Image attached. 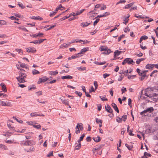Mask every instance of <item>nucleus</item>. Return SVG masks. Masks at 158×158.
<instances>
[{
  "mask_svg": "<svg viewBox=\"0 0 158 158\" xmlns=\"http://www.w3.org/2000/svg\"><path fill=\"white\" fill-rule=\"evenodd\" d=\"M35 141L33 140H27L26 141L24 144L26 145L31 146L35 145Z\"/></svg>",
  "mask_w": 158,
  "mask_h": 158,
  "instance_id": "423d86ee",
  "label": "nucleus"
},
{
  "mask_svg": "<svg viewBox=\"0 0 158 158\" xmlns=\"http://www.w3.org/2000/svg\"><path fill=\"white\" fill-rule=\"evenodd\" d=\"M151 98L154 101L156 102L158 100V94L156 93L153 94Z\"/></svg>",
  "mask_w": 158,
  "mask_h": 158,
  "instance_id": "1a4fd4ad",
  "label": "nucleus"
},
{
  "mask_svg": "<svg viewBox=\"0 0 158 158\" xmlns=\"http://www.w3.org/2000/svg\"><path fill=\"white\" fill-rule=\"evenodd\" d=\"M25 150L27 152H34L35 151V148L34 147H30L29 148H25Z\"/></svg>",
  "mask_w": 158,
  "mask_h": 158,
  "instance_id": "f8f14e48",
  "label": "nucleus"
},
{
  "mask_svg": "<svg viewBox=\"0 0 158 158\" xmlns=\"http://www.w3.org/2000/svg\"><path fill=\"white\" fill-rule=\"evenodd\" d=\"M15 50L17 52H18L19 53H21L22 54H23V50L17 48L15 49Z\"/></svg>",
  "mask_w": 158,
  "mask_h": 158,
  "instance_id": "79ce46f5",
  "label": "nucleus"
},
{
  "mask_svg": "<svg viewBox=\"0 0 158 158\" xmlns=\"http://www.w3.org/2000/svg\"><path fill=\"white\" fill-rule=\"evenodd\" d=\"M48 73L51 75H55L58 73V72L57 70L55 71H49Z\"/></svg>",
  "mask_w": 158,
  "mask_h": 158,
  "instance_id": "dca6fc26",
  "label": "nucleus"
},
{
  "mask_svg": "<svg viewBox=\"0 0 158 158\" xmlns=\"http://www.w3.org/2000/svg\"><path fill=\"white\" fill-rule=\"evenodd\" d=\"M133 5V3H131L128 4L127 5L125 6V8H129L131 7Z\"/></svg>",
  "mask_w": 158,
  "mask_h": 158,
  "instance_id": "e433bc0d",
  "label": "nucleus"
},
{
  "mask_svg": "<svg viewBox=\"0 0 158 158\" xmlns=\"http://www.w3.org/2000/svg\"><path fill=\"white\" fill-rule=\"evenodd\" d=\"M77 69L79 71H84L85 70L86 68L85 67H80L77 68Z\"/></svg>",
  "mask_w": 158,
  "mask_h": 158,
  "instance_id": "72a5a7b5",
  "label": "nucleus"
},
{
  "mask_svg": "<svg viewBox=\"0 0 158 158\" xmlns=\"http://www.w3.org/2000/svg\"><path fill=\"white\" fill-rule=\"evenodd\" d=\"M148 71H141V73L139 74V75L140 76L139 77V79L141 81H142L143 79H144L146 77V72H147Z\"/></svg>",
  "mask_w": 158,
  "mask_h": 158,
  "instance_id": "39448f33",
  "label": "nucleus"
},
{
  "mask_svg": "<svg viewBox=\"0 0 158 158\" xmlns=\"http://www.w3.org/2000/svg\"><path fill=\"white\" fill-rule=\"evenodd\" d=\"M96 122L97 123H100L102 124V121L101 120H100L98 118H96Z\"/></svg>",
  "mask_w": 158,
  "mask_h": 158,
  "instance_id": "ea45409f",
  "label": "nucleus"
},
{
  "mask_svg": "<svg viewBox=\"0 0 158 158\" xmlns=\"http://www.w3.org/2000/svg\"><path fill=\"white\" fill-rule=\"evenodd\" d=\"M92 92H95V90L94 89V88L93 86H91L90 89L89 90V92L91 93Z\"/></svg>",
  "mask_w": 158,
  "mask_h": 158,
  "instance_id": "052dcab7",
  "label": "nucleus"
},
{
  "mask_svg": "<svg viewBox=\"0 0 158 158\" xmlns=\"http://www.w3.org/2000/svg\"><path fill=\"white\" fill-rule=\"evenodd\" d=\"M96 19L94 23V25L95 26L97 24V23L100 20V19L98 18H96Z\"/></svg>",
  "mask_w": 158,
  "mask_h": 158,
  "instance_id": "09e8293b",
  "label": "nucleus"
},
{
  "mask_svg": "<svg viewBox=\"0 0 158 158\" xmlns=\"http://www.w3.org/2000/svg\"><path fill=\"white\" fill-rule=\"evenodd\" d=\"M78 125L80 130L83 131L84 129L83 124L82 123H79V125Z\"/></svg>",
  "mask_w": 158,
  "mask_h": 158,
  "instance_id": "58836bf2",
  "label": "nucleus"
},
{
  "mask_svg": "<svg viewBox=\"0 0 158 158\" xmlns=\"http://www.w3.org/2000/svg\"><path fill=\"white\" fill-rule=\"evenodd\" d=\"M13 142V141L12 140H9L6 141V142L8 143H12Z\"/></svg>",
  "mask_w": 158,
  "mask_h": 158,
  "instance_id": "774afa93",
  "label": "nucleus"
},
{
  "mask_svg": "<svg viewBox=\"0 0 158 158\" xmlns=\"http://www.w3.org/2000/svg\"><path fill=\"white\" fill-rule=\"evenodd\" d=\"M18 73L19 75V76L17 77L16 78L18 81L20 83L25 82V81L24 78L26 77V74L21 71L19 72Z\"/></svg>",
  "mask_w": 158,
  "mask_h": 158,
  "instance_id": "f257e3e1",
  "label": "nucleus"
},
{
  "mask_svg": "<svg viewBox=\"0 0 158 158\" xmlns=\"http://www.w3.org/2000/svg\"><path fill=\"white\" fill-rule=\"evenodd\" d=\"M7 126L10 129L12 130L13 131H14L15 130L14 127L11 126L10 124H9L8 123Z\"/></svg>",
  "mask_w": 158,
  "mask_h": 158,
  "instance_id": "de8ad7c7",
  "label": "nucleus"
},
{
  "mask_svg": "<svg viewBox=\"0 0 158 158\" xmlns=\"http://www.w3.org/2000/svg\"><path fill=\"white\" fill-rule=\"evenodd\" d=\"M93 139L95 142H99L101 140V138L99 136H97L96 137H94Z\"/></svg>",
  "mask_w": 158,
  "mask_h": 158,
  "instance_id": "4468645a",
  "label": "nucleus"
},
{
  "mask_svg": "<svg viewBox=\"0 0 158 158\" xmlns=\"http://www.w3.org/2000/svg\"><path fill=\"white\" fill-rule=\"evenodd\" d=\"M0 148L4 149L5 150L8 149L6 146L2 144H0Z\"/></svg>",
  "mask_w": 158,
  "mask_h": 158,
  "instance_id": "473e14b6",
  "label": "nucleus"
},
{
  "mask_svg": "<svg viewBox=\"0 0 158 158\" xmlns=\"http://www.w3.org/2000/svg\"><path fill=\"white\" fill-rule=\"evenodd\" d=\"M105 109L106 111L108 113H112L113 112V110L111 109L110 106L108 105L105 106Z\"/></svg>",
  "mask_w": 158,
  "mask_h": 158,
  "instance_id": "0eeeda50",
  "label": "nucleus"
},
{
  "mask_svg": "<svg viewBox=\"0 0 158 158\" xmlns=\"http://www.w3.org/2000/svg\"><path fill=\"white\" fill-rule=\"evenodd\" d=\"M18 63L19 64L20 66L21 67L23 68L27 69V67L26 66V65L25 64L22 63L20 62H19Z\"/></svg>",
  "mask_w": 158,
  "mask_h": 158,
  "instance_id": "393cba45",
  "label": "nucleus"
},
{
  "mask_svg": "<svg viewBox=\"0 0 158 158\" xmlns=\"http://www.w3.org/2000/svg\"><path fill=\"white\" fill-rule=\"evenodd\" d=\"M154 89L152 87L148 88L145 90L146 92L144 95L149 97V98H152V95L150 94V93L153 91Z\"/></svg>",
  "mask_w": 158,
  "mask_h": 158,
  "instance_id": "7ed1b4c3",
  "label": "nucleus"
},
{
  "mask_svg": "<svg viewBox=\"0 0 158 158\" xmlns=\"http://www.w3.org/2000/svg\"><path fill=\"white\" fill-rule=\"evenodd\" d=\"M81 56V55H77V54H76L75 56H71V58L72 59H74L77 57H78Z\"/></svg>",
  "mask_w": 158,
  "mask_h": 158,
  "instance_id": "a18cd8bd",
  "label": "nucleus"
},
{
  "mask_svg": "<svg viewBox=\"0 0 158 158\" xmlns=\"http://www.w3.org/2000/svg\"><path fill=\"white\" fill-rule=\"evenodd\" d=\"M41 78L42 80V81L43 82H45V81H47L48 79V78H47L45 76Z\"/></svg>",
  "mask_w": 158,
  "mask_h": 158,
  "instance_id": "c03bdc74",
  "label": "nucleus"
},
{
  "mask_svg": "<svg viewBox=\"0 0 158 158\" xmlns=\"http://www.w3.org/2000/svg\"><path fill=\"white\" fill-rule=\"evenodd\" d=\"M121 52V51L116 50L114 52V57H115L116 56H119Z\"/></svg>",
  "mask_w": 158,
  "mask_h": 158,
  "instance_id": "ddd939ff",
  "label": "nucleus"
},
{
  "mask_svg": "<svg viewBox=\"0 0 158 158\" xmlns=\"http://www.w3.org/2000/svg\"><path fill=\"white\" fill-rule=\"evenodd\" d=\"M75 93L76 94H77L80 97H81L82 95V94L81 92H78L77 91H76Z\"/></svg>",
  "mask_w": 158,
  "mask_h": 158,
  "instance_id": "864d4df0",
  "label": "nucleus"
},
{
  "mask_svg": "<svg viewBox=\"0 0 158 158\" xmlns=\"http://www.w3.org/2000/svg\"><path fill=\"white\" fill-rule=\"evenodd\" d=\"M144 156H151V155L150 154H149L146 152H144Z\"/></svg>",
  "mask_w": 158,
  "mask_h": 158,
  "instance_id": "338daca9",
  "label": "nucleus"
},
{
  "mask_svg": "<svg viewBox=\"0 0 158 158\" xmlns=\"http://www.w3.org/2000/svg\"><path fill=\"white\" fill-rule=\"evenodd\" d=\"M154 110V109L152 107H150L141 112L140 114L141 115H143L145 116H148V114L151 113Z\"/></svg>",
  "mask_w": 158,
  "mask_h": 158,
  "instance_id": "f03ea898",
  "label": "nucleus"
},
{
  "mask_svg": "<svg viewBox=\"0 0 158 158\" xmlns=\"http://www.w3.org/2000/svg\"><path fill=\"white\" fill-rule=\"evenodd\" d=\"M0 24L1 25H6L7 23L6 22L3 20H0Z\"/></svg>",
  "mask_w": 158,
  "mask_h": 158,
  "instance_id": "4c0bfd02",
  "label": "nucleus"
},
{
  "mask_svg": "<svg viewBox=\"0 0 158 158\" xmlns=\"http://www.w3.org/2000/svg\"><path fill=\"white\" fill-rule=\"evenodd\" d=\"M94 63L95 64H96L98 65H103L105 64L106 62L104 61L103 62H99L98 61H95Z\"/></svg>",
  "mask_w": 158,
  "mask_h": 158,
  "instance_id": "2f4dec72",
  "label": "nucleus"
},
{
  "mask_svg": "<svg viewBox=\"0 0 158 158\" xmlns=\"http://www.w3.org/2000/svg\"><path fill=\"white\" fill-rule=\"evenodd\" d=\"M99 97L102 101H107L108 100V99L104 97H102L100 96Z\"/></svg>",
  "mask_w": 158,
  "mask_h": 158,
  "instance_id": "8fccbe9b",
  "label": "nucleus"
},
{
  "mask_svg": "<svg viewBox=\"0 0 158 158\" xmlns=\"http://www.w3.org/2000/svg\"><path fill=\"white\" fill-rule=\"evenodd\" d=\"M158 71L157 70H154L153 71L151 74H150V76L152 77L153 76V75L155 74V75H156V73Z\"/></svg>",
  "mask_w": 158,
  "mask_h": 158,
  "instance_id": "a19ab883",
  "label": "nucleus"
},
{
  "mask_svg": "<svg viewBox=\"0 0 158 158\" xmlns=\"http://www.w3.org/2000/svg\"><path fill=\"white\" fill-rule=\"evenodd\" d=\"M107 47L102 46L100 48V50L101 51H106L107 49Z\"/></svg>",
  "mask_w": 158,
  "mask_h": 158,
  "instance_id": "cd10ccee",
  "label": "nucleus"
},
{
  "mask_svg": "<svg viewBox=\"0 0 158 158\" xmlns=\"http://www.w3.org/2000/svg\"><path fill=\"white\" fill-rule=\"evenodd\" d=\"M81 147V143H78L77 145H76L75 148V150H78Z\"/></svg>",
  "mask_w": 158,
  "mask_h": 158,
  "instance_id": "b1692460",
  "label": "nucleus"
},
{
  "mask_svg": "<svg viewBox=\"0 0 158 158\" xmlns=\"http://www.w3.org/2000/svg\"><path fill=\"white\" fill-rule=\"evenodd\" d=\"M56 13L54 11H52V12H50V15H49V16L50 17H52L53 16H54V15H55L56 14Z\"/></svg>",
  "mask_w": 158,
  "mask_h": 158,
  "instance_id": "603ef678",
  "label": "nucleus"
},
{
  "mask_svg": "<svg viewBox=\"0 0 158 158\" xmlns=\"http://www.w3.org/2000/svg\"><path fill=\"white\" fill-rule=\"evenodd\" d=\"M38 116H40V114H37L36 112H33L30 114L31 117H36Z\"/></svg>",
  "mask_w": 158,
  "mask_h": 158,
  "instance_id": "bb28decb",
  "label": "nucleus"
},
{
  "mask_svg": "<svg viewBox=\"0 0 158 158\" xmlns=\"http://www.w3.org/2000/svg\"><path fill=\"white\" fill-rule=\"evenodd\" d=\"M18 28L19 29H21L25 31L28 32V30L26 28L24 27L23 26L19 27H18Z\"/></svg>",
  "mask_w": 158,
  "mask_h": 158,
  "instance_id": "c756f323",
  "label": "nucleus"
},
{
  "mask_svg": "<svg viewBox=\"0 0 158 158\" xmlns=\"http://www.w3.org/2000/svg\"><path fill=\"white\" fill-rule=\"evenodd\" d=\"M116 121L118 123H121L122 121V118L118 117V118L116 119Z\"/></svg>",
  "mask_w": 158,
  "mask_h": 158,
  "instance_id": "5fc2aeb1",
  "label": "nucleus"
},
{
  "mask_svg": "<svg viewBox=\"0 0 158 158\" xmlns=\"http://www.w3.org/2000/svg\"><path fill=\"white\" fill-rule=\"evenodd\" d=\"M141 38L143 39V40H146L148 38V37L146 35H143L141 37Z\"/></svg>",
  "mask_w": 158,
  "mask_h": 158,
  "instance_id": "bf43d9fd",
  "label": "nucleus"
},
{
  "mask_svg": "<svg viewBox=\"0 0 158 158\" xmlns=\"http://www.w3.org/2000/svg\"><path fill=\"white\" fill-rule=\"evenodd\" d=\"M144 60V58H141L139 59H138L137 60L136 62V64H139L141 61L143 60Z\"/></svg>",
  "mask_w": 158,
  "mask_h": 158,
  "instance_id": "7c9ffc66",
  "label": "nucleus"
},
{
  "mask_svg": "<svg viewBox=\"0 0 158 158\" xmlns=\"http://www.w3.org/2000/svg\"><path fill=\"white\" fill-rule=\"evenodd\" d=\"M60 99L63 103L65 105H69V102L68 100L66 99L63 100L62 99Z\"/></svg>",
  "mask_w": 158,
  "mask_h": 158,
  "instance_id": "aec40b11",
  "label": "nucleus"
},
{
  "mask_svg": "<svg viewBox=\"0 0 158 158\" xmlns=\"http://www.w3.org/2000/svg\"><path fill=\"white\" fill-rule=\"evenodd\" d=\"M90 24V23H88L87 22L82 23L81 24V26L83 27H85L87 26H88Z\"/></svg>",
  "mask_w": 158,
  "mask_h": 158,
  "instance_id": "4be33fe9",
  "label": "nucleus"
},
{
  "mask_svg": "<svg viewBox=\"0 0 158 158\" xmlns=\"http://www.w3.org/2000/svg\"><path fill=\"white\" fill-rule=\"evenodd\" d=\"M131 98H129L128 99V104L131 107Z\"/></svg>",
  "mask_w": 158,
  "mask_h": 158,
  "instance_id": "680f3d73",
  "label": "nucleus"
},
{
  "mask_svg": "<svg viewBox=\"0 0 158 158\" xmlns=\"http://www.w3.org/2000/svg\"><path fill=\"white\" fill-rule=\"evenodd\" d=\"M70 44V43L69 42L67 44L64 43L63 44L61 45L60 46V48H62L63 47H64V48H66L69 46Z\"/></svg>",
  "mask_w": 158,
  "mask_h": 158,
  "instance_id": "5701e85b",
  "label": "nucleus"
},
{
  "mask_svg": "<svg viewBox=\"0 0 158 158\" xmlns=\"http://www.w3.org/2000/svg\"><path fill=\"white\" fill-rule=\"evenodd\" d=\"M125 146L128 148V149L130 150H131L133 148V145H132L129 146L127 144H125Z\"/></svg>",
  "mask_w": 158,
  "mask_h": 158,
  "instance_id": "c85d7f7f",
  "label": "nucleus"
},
{
  "mask_svg": "<svg viewBox=\"0 0 158 158\" xmlns=\"http://www.w3.org/2000/svg\"><path fill=\"white\" fill-rule=\"evenodd\" d=\"M126 63L128 64H135V62L131 58H127L124 60L122 63V64L123 65H124Z\"/></svg>",
  "mask_w": 158,
  "mask_h": 158,
  "instance_id": "20e7f679",
  "label": "nucleus"
},
{
  "mask_svg": "<svg viewBox=\"0 0 158 158\" xmlns=\"http://www.w3.org/2000/svg\"><path fill=\"white\" fill-rule=\"evenodd\" d=\"M99 150V148H93L92 149V151L93 152V153L95 155H96L97 154H98V151Z\"/></svg>",
  "mask_w": 158,
  "mask_h": 158,
  "instance_id": "f3484780",
  "label": "nucleus"
},
{
  "mask_svg": "<svg viewBox=\"0 0 158 158\" xmlns=\"http://www.w3.org/2000/svg\"><path fill=\"white\" fill-rule=\"evenodd\" d=\"M111 105H112V106L114 108V110L115 109L118 108L117 105L115 103H112Z\"/></svg>",
  "mask_w": 158,
  "mask_h": 158,
  "instance_id": "49530a36",
  "label": "nucleus"
},
{
  "mask_svg": "<svg viewBox=\"0 0 158 158\" xmlns=\"http://www.w3.org/2000/svg\"><path fill=\"white\" fill-rule=\"evenodd\" d=\"M9 102L6 103V102L3 101L1 102V105L2 106H9Z\"/></svg>",
  "mask_w": 158,
  "mask_h": 158,
  "instance_id": "412c9836",
  "label": "nucleus"
},
{
  "mask_svg": "<svg viewBox=\"0 0 158 158\" xmlns=\"http://www.w3.org/2000/svg\"><path fill=\"white\" fill-rule=\"evenodd\" d=\"M26 51L28 52L35 53L36 52V50L34 48H26Z\"/></svg>",
  "mask_w": 158,
  "mask_h": 158,
  "instance_id": "6e6552de",
  "label": "nucleus"
},
{
  "mask_svg": "<svg viewBox=\"0 0 158 158\" xmlns=\"http://www.w3.org/2000/svg\"><path fill=\"white\" fill-rule=\"evenodd\" d=\"M33 75H35L40 73V72L36 69H34L32 71Z\"/></svg>",
  "mask_w": 158,
  "mask_h": 158,
  "instance_id": "f704fd0d",
  "label": "nucleus"
},
{
  "mask_svg": "<svg viewBox=\"0 0 158 158\" xmlns=\"http://www.w3.org/2000/svg\"><path fill=\"white\" fill-rule=\"evenodd\" d=\"M154 64H147L146 66V68L148 69H152V68L154 67Z\"/></svg>",
  "mask_w": 158,
  "mask_h": 158,
  "instance_id": "a211bd4d",
  "label": "nucleus"
},
{
  "mask_svg": "<svg viewBox=\"0 0 158 158\" xmlns=\"http://www.w3.org/2000/svg\"><path fill=\"white\" fill-rule=\"evenodd\" d=\"M31 18L32 19H35V20H42L43 19L42 18L40 17L39 16H37L36 17L33 16L31 17Z\"/></svg>",
  "mask_w": 158,
  "mask_h": 158,
  "instance_id": "6ab92c4d",
  "label": "nucleus"
},
{
  "mask_svg": "<svg viewBox=\"0 0 158 158\" xmlns=\"http://www.w3.org/2000/svg\"><path fill=\"white\" fill-rule=\"evenodd\" d=\"M102 109V106L101 104H99L98 105V109L99 111H100Z\"/></svg>",
  "mask_w": 158,
  "mask_h": 158,
  "instance_id": "69168bd1",
  "label": "nucleus"
},
{
  "mask_svg": "<svg viewBox=\"0 0 158 158\" xmlns=\"http://www.w3.org/2000/svg\"><path fill=\"white\" fill-rule=\"evenodd\" d=\"M61 78L62 79H72L73 78V77L70 75H68L62 76Z\"/></svg>",
  "mask_w": 158,
  "mask_h": 158,
  "instance_id": "2eb2a0df",
  "label": "nucleus"
},
{
  "mask_svg": "<svg viewBox=\"0 0 158 158\" xmlns=\"http://www.w3.org/2000/svg\"><path fill=\"white\" fill-rule=\"evenodd\" d=\"M127 91V89L126 88L123 87L121 89L122 94H123L124 93Z\"/></svg>",
  "mask_w": 158,
  "mask_h": 158,
  "instance_id": "3c124183",
  "label": "nucleus"
},
{
  "mask_svg": "<svg viewBox=\"0 0 158 158\" xmlns=\"http://www.w3.org/2000/svg\"><path fill=\"white\" fill-rule=\"evenodd\" d=\"M18 5L19 7H20L21 8L23 9L25 8V6H24L23 4L20 2H19L18 4Z\"/></svg>",
  "mask_w": 158,
  "mask_h": 158,
  "instance_id": "37998d69",
  "label": "nucleus"
},
{
  "mask_svg": "<svg viewBox=\"0 0 158 158\" xmlns=\"http://www.w3.org/2000/svg\"><path fill=\"white\" fill-rule=\"evenodd\" d=\"M124 35H120L119 37H118V41L119 42L120 41L121 39L124 36Z\"/></svg>",
  "mask_w": 158,
  "mask_h": 158,
  "instance_id": "0e129e2a",
  "label": "nucleus"
},
{
  "mask_svg": "<svg viewBox=\"0 0 158 158\" xmlns=\"http://www.w3.org/2000/svg\"><path fill=\"white\" fill-rule=\"evenodd\" d=\"M79 123L77 124V125L76 126L75 129H76V131H75V133L76 134H78V133H79L80 132V131L79 130Z\"/></svg>",
  "mask_w": 158,
  "mask_h": 158,
  "instance_id": "a878e982",
  "label": "nucleus"
},
{
  "mask_svg": "<svg viewBox=\"0 0 158 158\" xmlns=\"http://www.w3.org/2000/svg\"><path fill=\"white\" fill-rule=\"evenodd\" d=\"M0 86L2 87V89L3 92H7V90L6 89V87L4 83H1L0 84Z\"/></svg>",
  "mask_w": 158,
  "mask_h": 158,
  "instance_id": "9b49d317",
  "label": "nucleus"
},
{
  "mask_svg": "<svg viewBox=\"0 0 158 158\" xmlns=\"http://www.w3.org/2000/svg\"><path fill=\"white\" fill-rule=\"evenodd\" d=\"M127 116L126 115H123L122 117V118H123V121H125L127 119Z\"/></svg>",
  "mask_w": 158,
  "mask_h": 158,
  "instance_id": "13d9d810",
  "label": "nucleus"
},
{
  "mask_svg": "<svg viewBox=\"0 0 158 158\" xmlns=\"http://www.w3.org/2000/svg\"><path fill=\"white\" fill-rule=\"evenodd\" d=\"M85 9H83L82 10H81L80 11H77L76 13V15H79L81 14L82 13L84 10Z\"/></svg>",
  "mask_w": 158,
  "mask_h": 158,
  "instance_id": "c9c22d12",
  "label": "nucleus"
},
{
  "mask_svg": "<svg viewBox=\"0 0 158 158\" xmlns=\"http://www.w3.org/2000/svg\"><path fill=\"white\" fill-rule=\"evenodd\" d=\"M126 2V1L125 0H120L119 1L117 2L116 4V5H117L118 4L122 3H125Z\"/></svg>",
  "mask_w": 158,
  "mask_h": 158,
  "instance_id": "6e6d98bb",
  "label": "nucleus"
},
{
  "mask_svg": "<svg viewBox=\"0 0 158 158\" xmlns=\"http://www.w3.org/2000/svg\"><path fill=\"white\" fill-rule=\"evenodd\" d=\"M135 55L138 57H141L143 56V54L140 52L139 54H136Z\"/></svg>",
  "mask_w": 158,
  "mask_h": 158,
  "instance_id": "e2e57ef3",
  "label": "nucleus"
},
{
  "mask_svg": "<svg viewBox=\"0 0 158 158\" xmlns=\"http://www.w3.org/2000/svg\"><path fill=\"white\" fill-rule=\"evenodd\" d=\"M33 127L37 129H39L40 128L41 126L40 125H33Z\"/></svg>",
  "mask_w": 158,
  "mask_h": 158,
  "instance_id": "4d7b16f0",
  "label": "nucleus"
},
{
  "mask_svg": "<svg viewBox=\"0 0 158 158\" xmlns=\"http://www.w3.org/2000/svg\"><path fill=\"white\" fill-rule=\"evenodd\" d=\"M89 49V48L88 47H87L86 48H84L82 49L80 53H79L77 54V55H81V54H83L84 53L86 52V51L88 50V49Z\"/></svg>",
  "mask_w": 158,
  "mask_h": 158,
  "instance_id": "9d476101",
  "label": "nucleus"
}]
</instances>
